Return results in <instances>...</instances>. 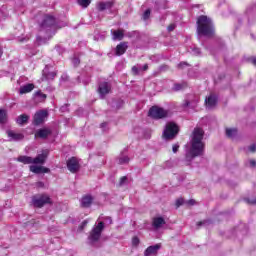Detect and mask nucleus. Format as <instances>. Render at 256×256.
I'll list each match as a JSON object with an SVG mask.
<instances>
[{
  "label": "nucleus",
  "mask_w": 256,
  "mask_h": 256,
  "mask_svg": "<svg viewBox=\"0 0 256 256\" xmlns=\"http://www.w3.org/2000/svg\"><path fill=\"white\" fill-rule=\"evenodd\" d=\"M205 132L201 128H195L192 134L190 147L186 151V161H193L195 157H201L205 151V143L203 142Z\"/></svg>",
  "instance_id": "nucleus-1"
},
{
  "label": "nucleus",
  "mask_w": 256,
  "mask_h": 256,
  "mask_svg": "<svg viewBox=\"0 0 256 256\" xmlns=\"http://www.w3.org/2000/svg\"><path fill=\"white\" fill-rule=\"evenodd\" d=\"M197 33L204 37H212L215 33L213 21L207 16H200L197 20Z\"/></svg>",
  "instance_id": "nucleus-2"
},
{
  "label": "nucleus",
  "mask_w": 256,
  "mask_h": 256,
  "mask_svg": "<svg viewBox=\"0 0 256 256\" xmlns=\"http://www.w3.org/2000/svg\"><path fill=\"white\" fill-rule=\"evenodd\" d=\"M103 229H105V223L99 222L96 224L89 233L88 241L90 245H95L99 239H101V234L103 233Z\"/></svg>",
  "instance_id": "nucleus-3"
},
{
  "label": "nucleus",
  "mask_w": 256,
  "mask_h": 256,
  "mask_svg": "<svg viewBox=\"0 0 256 256\" xmlns=\"http://www.w3.org/2000/svg\"><path fill=\"white\" fill-rule=\"evenodd\" d=\"M177 133H179V126L174 122H168L163 131V137L166 140L175 139V137H177Z\"/></svg>",
  "instance_id": "nucleus-4"
},
{
  "label": "nucleus",
  "mask_w": 256,
  "mask_h": 256,
  "mask_svg": "<svg viewBox=\"0 0 256 256\" xmlns=\"http://www.w3.org/2000/svg\"><path fill=\"white\" fill-rule=\"evenodd\" d=\"M149 115L153 119H165V117H169V110H165L159 106H153L149 110Z\"/></svg>",
  "instance_id": "nucleus-5"
},
{
  "label": "nucleus",
  "mask_w": 256,
  "mask_h": 256,
  "mask_svg": "<svg viewBox=\"0 0 256 256\" xmlns=\"http://www.w3.org/2000/svg\"><path fill=\"white\" fill-rule=\"evenodd\" d=\"M32 201L34 207H43L44 205L51 203V198L47 194H42L40 196H34Z\"/></svg>",
  "instance_id": "nucleus-6"
},
{
  "label": "nucleus",
  "mask_w": 256,
  "mask_h": 256,
  "mask_svg": "<svg viewBox=\"0 0 256 256\" xmlns=\"http://www.w3.org/2000/svg\"><path fill=\"white\" fill-rule=\"evenodd\" d=\"M47 157H49V150H42L41 154H38L35 158H32V164L45 165V161H47Z\"/></svg>",
  "instance_id": "nucleus-7"
},
{
  "label": "nucleus",
  "mask_w": 256,
  "mask_h": 256,
  "mask_svg": "<svg viewBox=\"0 0 256 256\" xmlns=\"http://www.w3.org/2000/svg\"><path fill=\"white\" fill-rule=\"evenodd\" d=\"M217 105V96H215V93L211 92L208 96L205 98V107L206 109H215V106Z\"/></svg>",
  "instance_id": "nucleus-8"
},
{
  "label": "nucleus",
  "mask_w": 256,
  "mask_h": 256,
  "mask_svg": "<svg viewBox=\"0 0 256 256\" xmlns=\"http://www.w3.org/2000/svg\"><path fill=\"white\" fill-rule=\"evenodd\" d=\"M48 116L49 114L47 113V110L36 112L34 115V125H41V123L45 122V119H47Z\"/></svg>",
  "instance_id": "nucleus-9"
},
{
  "label": "nucleus",
  "mask_w": 256,
  "mask_h": 256,
  "mask_svg": "<svg viewBox=\"0 0 256 256\" xmlns=\"http://www.w3.org/2000/svg\"><path fill=\"white\" fill-rule=\"evenodd\" d=\"M67 168L70 173H77L80 169L79 160L77 158L72 157L67 161Z\"/></svg>",
  "instance_id": "nucleus-10"
},
{
  "label": "nucleus",
  "mask_w": 256,
  "mask_h": 256,
  "mask_svg": "<svg viewBox=\"0 0 256 256\" xmlns=\"http://www.w3.org/2000/svg\"><path fill=\"white\" fill-rule=\"evenodd\" d=\"M98 92L100 97H105V95H108V93H111V84L108 82H102L99 85Z\"/></svg>",
  "instance_id": "nucleus-11"
},
{
  "label": "nucleus",
  "mask_w": 256,
  "mask_h": 256,
  "mask_svg": "<svg viewBox=\"0 0 256 256\" xmlns=\"http://www.w3.org/2000/svg\"><path fill=\"white\" fill-rule=\"evenodd\" d=\"M159 249H161V244H156L153 246H149L145 251H144V256H157L159 253Z\"/></svg>",
  "instance_id": "nucleus-12"
},
{
  "label": "nucleus",
  "mask_w": 256,
  "mask_h": 256,
  "mask_svg": "<svg viewBox=\"0 0 256 256\" xmlns=\"http://www.w3.org/2000/svg\"><path fill=\"white\" fill-rule=\"evenodd\" d=\"M6 133L9 137V141H21L24 138L22 133L15 132L13 130H7Z\"/></svg>",
  "instance_id": "nucleus-13"
},
{
  "label": "nucleus",
  "mask_w": 256,
  "mask_h": 256,
  "mask_svg": "<svg viewBox=\"0 0 256 256\" xmlns=\"http://www.w3.org/2000/svg\"><path fill=\"white\" fill-rule=\"evenodd\" d=\"M52 25H55V18L53 16H45L40 29H47V27H52Z\"/></svg>",
  "instance_id": "nucleus-14"
},
{
  "label": "nucleus",
  "mask_w": 256,
  "mask_h": 256,
  "mask_svg": "<svg viewBox=\"0 0 256 256\" xmlns=\"http://www.w3.org/2000/svg\"><path fill=\"white\" fill-rule=\"evenodd\" d=\"M30 171L32 173H35L36 175H39L41 173H49V168H46L44 166H37V165H31L29 167Z\"/></svg>",
  "instance_id": "nucleus-15"
},
{
  "label": "nucleus",
  "mask_w": 256,
  "mask_h": 256,
  "mask_svg": "<svg viewBox=\"0 0 256 256\" xmlns=\"http://www.w3.org/2000/svg\"><path fill=\"white\" fill-rule=\"evenodd\" d=\"M113 41H121L125 37V32L123 30H111Z\"/></svg>",
  "instance_id": "nucleus-16"
},
{
  "label": "nucleus",
  "mask_w": 256,
  "mask_h": 256,
  "mask_svg": "<svg viewBox=\"0 0 256 256\" xmlns=\"http://www.w3.org/2000/svg\"><path fill=\"white\" fill-rule=\"evenodd\" d=\"M129 48L127 42H121L116 46V55L121 56L124 55L125 51Z\"/></svg>",
  "instance_id": "nucleus-17"
},
{
  "label": "nucleus",
  "mask_w": 256,
  "mask_h": 256,
  "mask_svg": "<svg viewBox=\"0 0 256 256\" xmlns=\"http://www.w3.org/2000/svg\"><path fill=\"white\" fill-rule=\"evenodd\" d=\"M197 103H199V98L197 96H192V99L185 101L184 107H190L191 109H195V107H197Z\"/></svg>",
  "instance_id": "nucleus-18"
},
{
  "label": "nucleus",
  "mask_w": 256,
  "mask_h": 256,
  "mask_svg": "<svg viewBox=\"0 0 256 256\" xmlns=\"http://www.w3.org/2000/svg\"><path fill=\"white\" fill-rule=\"evenodd\" d=\"M49 135H51V130L47 128L40 129L35 133V137H39L40 139H47Z\"/></svg>",
  "instance_id": "nucleus-19"
},
{
  "label": "nucleus",
  "mask_w": 256,
  "mask_h": 256,
  "mask_svg": "<svg viewBox=\"0 0 256 256\" xmlns=\"http://www.w3.org/2000/svg\"><path fill=\"white\" fill-rule=\"evenodd\" d=\"M93 203V196L91 195H86V196H83L82 199H81V206L82 207H91V204Z\"/></svg>",
  "instance_id": "nucleus-20"
},
{
  "label": "nucleus",
  "mask_w": 256,
  "mask_h": 256,
  "mask_svg": "<svg viewBox=\"0 0 256 256\" xmlns=\"http://www.w3.org/2000/svg\"><path fill=\"white\" fill-rule=\"evenodd\" d=\"M163 225H165V219H163V217H156L153 219L154 229H161Z\"/></svg>",
  "instance_id": "nucleus-21"
},
{
  "label": "nucleus",
  "mask_w": 256,
  "mask_h": 256,
  "mask_svg": "<svg viewBox=\"0 0 256 256\" xmlns=\"http://www.w3.org/2000/svg\"><path fill=\"white\" fill-rule=\"evenodd\" d=\"M19 163H23L24 165H31L33 164V157L31 156H19L17 158Z\"/></svg>",
  "instance_id": "nucleus-22"
},
{
  "label": "nucleus",
  "mask_w": 256,
  "mask_h": 256,
  "mask_svg": "<svg viewBox=\"0 0 256 256\" xmlns=\"http://www.w3.org/2000/svg\"><path fill=\"white\" fill-rule=\"evenodd\" d=\"M35 89V85L33 84H26L22 87H20V95H25V93H31V91Z\"/></svg>",
  "instance_id": "nucleus-23"
},
{
  "label": "nucleus",
  "mask_w": 256,
  "mask_h": 256,
  "mask_svg": "<svg viewBox=\"0 0 256 256\" xmlns=\"http://www.w3.org/2000/svg\"><path fill=\"white\" fill-rule=\"evenodd\" d=\"M149 69V65L145 64L142 68L139 67V65L133 66L132 67V73L133 75H139L141 71H147Z\"/></svg>",
  "instance_id": "nucleus-24"
},
{
  "label": "nucleus",
  "mask_w": 256,
  "mask_h": 256,
  "mask_svg": "<svg viewBox=\"0 0 256 256\" xmlns=\"http://www.w3.org/2000/svg\"><path fill=\"white\" fill-rule=\"evenodd\" d=\"M27 121H29V116L26 114H22V115L18 116V118L16 119V122L18 125H25V123H27Z\"/></svg>",
  "instance_id": "nucleus-25"
},
{
  "label": "nucleus",
  "mask_w": 256,
  "mask_h": 256,
  "mask_svg": "<svg viewBox=\"0 0 256 256\" xmlns=\"http://www.w3.org/2000/svg\"><path fill=\"white\" fill-rule=\"evenodd\" d=\"M226 135H227V137H230V139H233V137L237 136V129L227 128L226 129Z\"/></svg>",
  "instance_id": "nucleus-26"
},
{
  "label": "nucleus",
  "mask_w": 256,
  "mask_h": 256,
  "mask_svg": "<svg viewBox=\"0 0 256 256\" xmlns=\"http://www.w3.org/2000/svg\"><path fill=\"white\" fill-rule=\"evenodd\" d=\"M43 75L44 77L49 81L51 79H55V77H57V73L55 72H48L47 73V70H44L43 71Z\"/></svg>",
  "instance_id": "nucleus-27"
},
{
  "label": "nucleus",
  "mask_w": 256,
  "mask_h": 256,
  "mask_svg": "<svg viewBox=\"0 0 256 256\" xmlns=\"http://www.w3.org/2000/svg\"><path fill=\"white\" fill-rule=\"evenodd\" d=\"M109 7H111V3H109V2H107V3H105V2H100V3L98 4V10H99V11H105V9H109Z\"/></svg>",
  "instance_id": "nucleus-28"
},
{
  "label": "nucleus",
  "mask_w": 256,
  "mask_h": 256,
  "mask_svg": "<svg viewBox=\"0 0 256 256\" xmlns=\"http://www.w3.org/2000/svg\"><path fill=\"white\" fill-rule=\"evenodd\" d=\"M77 3L85 9L88 5H91V0H77Z\"/></svg>",
  "instance_id": "nucleus-29"
},
{
  "label": "nucleus",
  "mask_w": 256,
  "mask_h": 256,
  "mask_svg": "<svg viewBox=\"0 0 256 256\" xmlns=\"http://www.w3.org/2000/svg\"><path fill=\"white\" fill-rule=\"evenodd\" d=\"M7 121V112L5 110H0V123H5Z\"/></svg>",
  "instance_id": "nucleus-30"
},
{
  "label": "nucleus",
  "mask_w": 256,
  "mask_h": 256,
  "mask_svg": "<svg viewBox=\"0 0 256 256\" xmlns=\"http://www.w3.org/2000/svg\"><path fill=\"white\" fill-rule=\"evenodd\" d=\"M35 95L40 98V101H45V99H47V95L43 94L41 91L36 92Z\"/></svg>",
  "instance_id": "nucleus-31"
},
{
  "label": "nucleus",
  "mask_w": 256,
  "mask_h": 256,
  "mask_svg": "<svg viewBox=\"0 0 256 256\" xmlns=\"http://www.w3.org/2000/svg\"><path fill=\"white\" fill-rule=\"evenodd\" d=\"M120 165H125V163H127L129 161V157L127 156H121L119 159H118Z\"/></svg>",
  "instance_id": "nucleus-32"
},
{
  "label": "nucleus",
  "mask_w": 256,
  "mask_h": 256,
  "mask_svg": "<svg viewBox=\"0 0 256 256\" xmlns=\"http://www.w3.org/2000/svg\"><path fill=\"white\" fill-rule=\"evenodd\" d=\"M139 243H140V241H139V238L137 236L132 238V245H133V247H138Z\"/></svg>",
  "instance_id": "nucleus-33"
},
{
  "label": "nucleus",
  "mask_w": 256,
  "mask_h": 256,
  "mask_svg": "<svg viewBox=\"0 0 256 256\" xmlns=\"http://www.w3.org/2000/svg\"><path fill=\"white\" fill-rule=\"evenodd\" d=\"M151 16V10L147 9L143 14V20L147 21V19Z\"/></svg>",
  "instance_id": "nucleus-34"
},
{
  "label": "nucleus",
  "mask_w": 256,
  "mask_h": 256,
  "mask_svg": "<svg viewBox=\"0 0 256 256\" xmlns=\"http://www.w3.org/2000/svg\"><path fill=\"white\" fill-rule=\"evenodd\" d=\"M181 89H183V85L182 84H175L174 85V91H181Z\"/></svg>",
  "instance_id": "nucleus-35"
},
{
  "label": "nucleus",
  "mask_w": 256,
  "mask_h": 256,
  "mask_svg": "<svg viewBox=\"0 0 256 256\" xmlns=\"http://www.w3.org/2000/svg\"><path fill=\"white\" fill-rule=\"evenodd\" d=\"M193 55H201V50L199 48H194L192 50Z\"/></svg>",
  "instance_id": "nucleus-36"
},
{
  "label": "nucleus",
  "mask_w": 256,
  "mask_h": 256,
  "mask_svg": "<svg viewBox=\"0 0 256 256\" xmlns=\"http://www.w3.org/2000/svg\"><path fill=\"white\" fill-rule=\"evenodd\" d=\"M89 223V220H84L80 226V229H85L87 227V224Z\"/></svg>",
  "instance_id": "nucleus-37"
},
{
  "label": "nucleus",
  "mask_w": 256,
  "mask_h": 256,
  "mask_svg": "<svg viewBox=\"0 0 256 256\" xmlns=\"http://www.w3.org/2000/svg\"><path fill=\"white\" fill-rule=\"evenodd\" d=\"M172 151H173V153H177V151H179V145L174 144L173 147H172Z\"/></svg>",
  "instance_id": "nucleus-38"
},
{
  "label": "nucleus",
  "mask_w": 256,
  "mask_h": 256,
  "mask_svg": "<svg viewBox=\"0 0 256 256\" xmlns=\"http://www.w3.org/2000/svg\"><path fill=\"white\" fill-rule=\"evenodd\" d=\"M255 150H256L255 144H252L251 146H249V151H250L251 153H255Z\"/></svg>",
  "instance_id": "nucleus-39"
},
{
  "label": "nucleus",
  "mask_w": 256,
  "mask_h": 256,
  "mask_svg": "<svg viewBox=\"0 0 256 256\" xmlns=\"http://www.w3.org/2000/svg\"><path fill=\"white\" fill-rule=\"evenodd\" d=\"M126 182H127V177L123 176V177L120 179V185H125Z\"/></svg>",
  "instance_id": "nucleus-40"
},
{
  "label": "nucleus",
  "mask_w": 256,
  "mask_h": 256,
  "mask_svg": "<svg viewBox=\"0 0 256 256\" xmlns=\"http://www.w3.org/2000/svg\"><path fill=\"white\" fill-rule=\"evenodd\" d=\"M181 205H183V199L180 198L176 201V206L181 207Z\"/></svg>",
  "instance_id": "nucleus-41"
},
{
  "label": "nucleus",
  "mask_w": 256,
  "mask_h": 256,
  "mask_svg": "<svg viewBox=\"0 0 256 256\" xmlns=\"http://www.w3.org/2000/svg\"><path fill=\"white\" fill-rule=\"evenodd\" d=\"M168 31H175V24H170L168 26Z\"/></svg>",
  "instance_id": "nucleus-42"
},
{
  "label": "nucleus",
  "mask_w": 256,
  "mask_h": 256,
  "mask_svg": "<svg viewBox=\"0 0 256 256\" xmlns=\"http://www.w3.org/2000/svg\"><path fill=\"white\" fill-rule=\"evenodd\" d=\"M72 63H73L75 66L79 65V59H78V58H74V59L72 60Z\"/></svg>",
  "instance_id": "nucleus-43"
},
{
  "label": "nucleus",
  "mask_w": 256,
  "mask_h": 256,
  "mask_svg": "<svg viewBox=\"0 0 256 256\" xmlns=\"http://www.w3.org/2000/svg\"><path fill=\"white\" fill-rule=\"evenodd\" d=\"M188 64H187V62H182V63H180L179 65H178V67L180 68V69H183V67H185V66H187Z\"/></svg>",
  "instance_id": "nucleus-44"
},
{
  "label": "nucleus",
  "mask_w": 256,
  "mask_h": 256,
  "mask_svg": "<svg viewBox=\"0 0 256 256\" xmlns=\"http://www.w3.org/2000/svg\"><path fill=\"white\" fill-rule=\"evenodd\" d=\"M37 41H39L40 44H41V43H46V41L43 40V39L41 38V36H38V37H37Z\"/></svg>",
  "instance_id": "nucleus-45"
},
{
  "label": "nucleus",
  "mask_w": 256,
  "mask_h": 256,
  "mask_svg": "<svg viewBox=\"0 0 256 256\" xmlns=\"http://www.w3.org/2000/svg\"><path fill=\"white\" fill-rule=\"evenodd\" d=\"M249 163H250V167H255L256 165L255 160H250Z\"/></svg>",
  "instance_id": "nucleus-46"
},
{
  "label": "nucleus",
  "mask_w": 256,
  "mask_h": 256,
  "mask_svg": "<svg viewBox=\"0 0 256 256\" xmlns=\"http://www.w3.org/2000/svg\"><path fill=\"white\" fill-rule=\"evenodd\" d=\"M37 187H45V184L43 182H38Z\"/></svg>",
  "instance_id": "nucleus-47"
},
{
  "label": "nucleus",
  "mask_w": 256,
  "mask_h": 256,
  "mask_svg": "<svg viewBox=\"0 0 256 256\" xmlns=\"http://www.w3.org/2000/svg\"><path fill=\"white\" fill-rule=\"evenodd\" d=\"M205 223H207V221H201V222H198V227H201V225H205Z\"/></svg>",
  "instance_id": "nucleus-48"
},
{
  "label": "nucleus",
  "mask_w": 256,
  "mask_h": 256,
  "mask_svg": "<svg viewBox=\"0 0 256 256\" xmlns=\"http://www.w3.org/2000/svg\"><path fill=\"white\" fill-rule=\"evenodd\" d=\"M189 205H195V200H190Z\"/></svg>",
  "instance_id": "nucleus-49"
},
{
  "label": "nucleus",
  "mask_w": 256,
  "mask_h": 256,
  "mask_svg": "<svg viewBox=\"0 0 256 256\" xmlns=\"http://www.w3.org/2000/svg\"><path fill=\"white\" fill-rule=\"evenodd\" d=\"M3 55V48L0 46V57Z\"/></svg>",
  "instance_id": "nucleus-50"
},
{
  "label": "nucleus",
  "mask_w": 256,
  "mask_h": 256,
  "mask_svg": "<svg viewBox=\"0 0 256 256\" xmlns=\"http://www.w3.org/2000/svg\"><path fill=\"white\" fill-rule=\"evenodd\" d=\"M252 63H253V65L256 66V58H254V59L252 60Z\"/></svg>",
  "instance_id": "nucleus-51"
},
{
  "label": "nucleus",
  "mask_w": 256,
  "mask_h": 256,
  "mask_svg": "<svg viewBox=\"0 0 256 256\" xmlns=\"http://www.w3.org/2000/svg\"><path fill=\"white\" fill-rule=\"evenodd\" d=\"M105 126H107V123H102L101 124V127H105Z\"/></svg>",
  "instance_id": "nucleus-52"
},
{
  "label": "nucleus",
  "mask_w": 256,
  "mask_h": 256,
  "mask_svg": "<svg viewBox=\"0 0 256 256\" xmlns=\"http://www.w3.org/2000/svg\"><path fill=\"white\" fill-rule=\"evenodd\" d=\"M250 203L256 204V199H255V200H252Z\"/></svg>",
  "instance_id": "nucleus-53"
},
{
  "label": "nucleus",
  "mask_w": 256,
  "mask_h": 256,
  "mask_svg": "<svg viewBox=\"0 0 256 256\" xmlns=\"http://www.w3.org/2000/svg\"><path fill=\"white\" fill-rule=\"evenodd\" d=\"M21 42H23L24 40H20Z\"/></svg>",
  "instance_id": "nucleus-54"
}]
</instances>
